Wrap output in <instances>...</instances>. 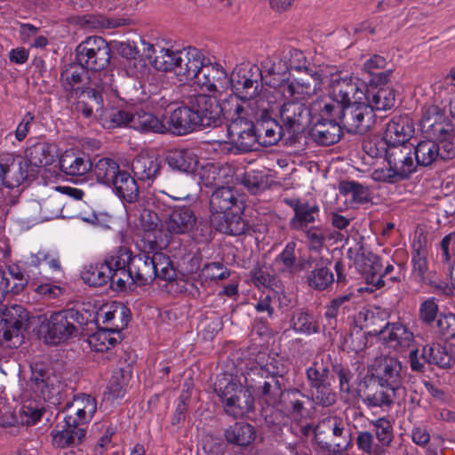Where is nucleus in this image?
I'll return each instance as SVG.
<instances>
[{
	"label": "nucleus",
	"mask_w": 455,
	"mask_h": 455,
	"mask_svg": "<svg viewBox=\"0 0 455 455\" xmlns=\"http://www.w3.org/2000/svg\"><path fill=\"white\" fill-rule=\"evenodd\" d=\"M88 100L94 102L96 116L103 128L113 129L123 125L130 127L132 112L116 108H105L102 95H99L94 91H88Z\"/></svg>",
	"instance_id": "aec40b11"
},
{
	"label": "nucleus",
	"mask_w": 455,
	"mask_h": 455,
	"mask_svg": "<svg viewBox=\"0 0 455 455\" xmlns=\"http://www.w3.org/2000/svg\"><path fill=\"white\" fill-rule=\"evenodd\" d=\"M262 70L257 65L251 63L243 64L236 67L231 74L229 84L232 92L250 101L266 100L269 102V112H273L276 108L277 91L275 88L263 89L262 87Z\"/></svg>",
	"instance_id": "f03ea898"
},
{
	"label": "nucleus",
	"mask_w": 455,
	"mask_h": 455,
	"mask_svg": "<svg viewBox=\"0 0 455 455\" xmlns=\"http://www.w3.org/2000/svg\"><path fill=\"white\" fill-rule=\"evenodd\" d=\"M60 169L66 175L80 180L92 172V162L88 156L66 153L60 159Z\"/></svg>",
	"instance_id": "58836bf2"
},
{
	"label": "nucleus",
	"mask_w": 455,
	"mask_h": 455,
	"mask_svg": "<svg viewBox=\"0 0 455 455\" xmlns=\"http://www.w3.org/2000/svg\"><path fill=\"white\" fill-rule=\"evenodd\" d=\"M116 336L119 332L114 329H100L88 337L87 342L92 350L105 352L117 344Z\"/></svg>",
	"instance_id": "864d4df0"
},
{
	"label": "nucleus",
	"mask_w": 455,
	"mask_h": 455,
	"mask_svg": "<svg viewBox=\"0 0 455 455\" xmlns=\"http://www.w3.org/2000/svg\"><path fill=\"white\" fill-rule=\"evenodd\" d=\"M395 103V92L391 86L369 87L366 104L372 112L387 111L391 109Z\"/></svg>",
	"instance_id": "79ce46f5"
},
{
	"label": "nucleus",
	"mask_w": 455,
	"mask_h": 455,
	"mask_svg": "<svg viewBox=\"0 0 455 455\" xmlns=\"http://www.w3.org/2000/svg\"><path fill=\"white\" fill-rule=\"evenodd\" d=\"M57 376L42 363L31 365V375L27 387L37 398L48 401L59 394Z\"/></svg>",
	"instance_id": "4468645a"
},
{
	"label": "nucleus",
	"mask_w": 455,
	"mask_h": 455,
	"mask_svg": "<svg viewBox=\"0 0 455 455\" xmlns=\"http://www.w3.org/2000/svg\"><path fill=\"white\" fill-rule=\"evenodd\" d=\"M439 300L435 297L427 298L419 306L418 319L427 327H434L443 312H440Z\"/></svg>",
	"instance_id": "6e6d98bb"
},
{
	"label": "nucleus",
	"mask_w": 455,
	"mask_h": 455,
	"mask_svg": "<svg viewBox=\"0 0 455 455\" xmlns=\"http://www.w3.org/2000/svg\"><path fill=\"white\" fill-rule=\"evenodd\" d=\"M121 170L115 159L101 157L92 163V172L99 184L108 188Z\"/></svg>",
	"instance_id": "de8ad7c7"
},
{
	"label": "nucleus",
	"mask_w": 455,
	"mask_h": 455,
	"mask_svg": "<svg viewBox=\"0 0 455 455\" xmlns=\"http://www.w3.org/2000/svg\"><path fill=\"white\" fill-rule=\"evenodd\" d=\"M283 202L294 212L290 224L295 230H303L308 224L314 223L319 215V205L313 197L285 198Z\"/></svg>",
	"instance_id": "6ab92c4d"
},
{
	"label": "nucleus",
	"mask_w": 455,
	"mask_h": 455,
	"mask_svg": "<svg viewBox=\"0 0 455 455\" xmlns=\"http://www.w3.org/2000/svg\"><path fill=\"white\" fill-rule=\"evenodd\" d=\"M130 128L141 132L165 133L166 124L152 113L137 111L132 114Z\"/></svg>",
	"instance_id": "a18cd8bd"
},
{
	"label": "nucleus",
	"mask_w": 455,
	"mask_h": 455,
	"mask_svg": "<svg viewBox=\"0 0 455 455\" xmlns=\"http://www.w3.org/2000/svg\"><path fill=\"white\" fill-rule=\"evenodd\" d=\"M89 70H87L83 65L69 64L60 73V84L62 88L68 92H76L77 93L80 91V85L92 83V78L89 76Z\"/></svg>",
	"instance_id": "c9c22d12"
},
{
	"label": "nucleus",
	"mask_w": 455,
	"mask_h": 455,
	"mask_svg": "<svg viewBox=\"0 0 455 455\" xmlns=\"http://www.w3.org/2000/svg\"><path fill=\"white\" fill-rule=\"evenodd\" d=\"M258 104L257 101L247 100L232 92L220 102L222 119L230 124L248 118L266 117L269 113V102L259 99Z\"/></svg>",
	"instance_id": "423d86ee"
},
{
	"label": "nucleus",
	"mask_w": 455,
	"mask_h": 455,
	"mask_svg": "<svg viewBox=\"0 0 455 455\" xmlns=\"http://www.w3.org/2000/svg\"><path fill=\"white\" fill-rule=\"evenodd\" d=\"M421 357L427 363L435 364L442 369H449L455 365V354L450 347L440 343L424 346Z\"/></svg>",
	"instance_id": "72a5a7b5"
},
{
	"label": "nucleus",
	"mask_w": 455,
	"mask_h": 455,
	"mask_svg": "<svg viewBox=\"0 0 455 455\" xmlns=\"http://www.w3.org/2000/svg\"><path fill=\"white\" fill-rule=\"evenodd\" d=\"M270 113L264 118H255V122H257V143L264 147L276 144L282 137L283 127L272 120Z\"/></svg>",
	"instance_id": "37998d69"
},
{
	"label": "nucleus",
	"mask_w": 455,
	"mask_h": 455,
	"mask_svg": "<svg viewBox=\"0 0 455 455\" xmlns=\"http://www.w3.org/2000/svg\"><path fill=\"white\" fill-rule=\"evenodd\" d=\"M85 435L86 429L84 427L73 426L66 422L61 426V428L56 426L52 431L53 445L62 449L81 444Z\"/></svg>",
	"instance_id": "473e14b6"
},
{
	"label": "nucleus",
	"mask_w": 455,
	"mask_h": 455,
	"mask_svg": "<svg viewBox=\"0 0 455 455\" xmlns=\"http://www.w3.org/2000/svg\"><path fill=\"white\" fill-rule=\"evenodd\" d=\"M214 391L228 416L243 418L254 410V397L248 387L230 376L217 380Z\"/></svg>",
	"instance_id": "20e7f679"
},
{
	"label": "nucleus",
	"mask_w": 455,
	"mask_h": 455,
	"mask_svg": "<svg viewBox=\"0 0 455 455\" xmlns=\"http://www.w3.org/2000/svg\"><path fill=\"white\" fill-rule=\"evenodd\" d=\"M152 253L142 252L132 256L130 272L132 278L129 283L142 286L151 283L156 279L153 267Z\"/></svg>",
	"instance_id": "c85d7f7f"
},
{
	"label": "nucleus",
	"mask_w": 455,
	"mask_h": 455,
	"mask_svg": "<svg viewBox=\"0 0 455 455\" xmlns=\"http://www.w3.org/2000/svg\"><path fill=\"white\" fill-rule=\"evenodd\" d=\"M180 51H172L168 48H160L159 51L154 50L156 53L153 60L154 67L162 71H173L177 68V61Z\"/></svg>",
	"instance_id": "0e129e2a"
},
{
	"label": "nucleus",
	"mask_w": 455,
	"mask_h": 455,
	"mask_svg": "<svg viewBox=\"0 0 455 455\" xmlns=\"http://www.w3.org/2000/svg\"><path fill=\"white\" fill-rule=\"evenodd\" d=\"M254 122L255 118H248V120L230 123L228 126L230 142L220 143V150L234 154L253 150L258 141Z\"/></svg>",
	"instance_id": "6e6552de"
},
{
	"label": "nucleus",
	"mask_w": 455,
	"mask_h": 455,
	"mask_svg": "<svg viewBox=\"0 0 455 455\" xmlns=\"http://www.w3.org/2000/svg\"><path fill=\"white\" fill-rule=\"evenodd\" d=\"M279 404L294 419L311 418L314 414L312 401L298 389H290L283 393Z\"/></svg>",
	"instance_id": "b1692460"
},
{
	"label": "nucleus",
	"mask_w": 455,
	"mask_h": 455,
	"mask_svg": "<svg viewBox=\"0 0 455 455\" xmlns=\"http://www.w3.org/2000/svg\"><path fill=\"white\" fill-rule=\"evenodd\" d=\"M164 162L175 172L193 173L198 164L196 155L190 149H175L168 152Z\"/></svg>",
	"instance_id": "f704fd0d"
},
{
	"label": "nucleus",
	"mask_w": 455,
	"mask_h": 455,
	"mask_svg": "<svg viewBox=\"0 0 455 455\" xmlns=\"http://www.w3.org/2000/svg\"><path fill=\"white\" fill-rule=\"evenodd\" d=\"M343 196H351L349 202L347 199L345 202L347 207L351 208L368 203L371 200L368 188L354 180H343Z\"/></svg>",
	"instance_id": "5fc2aeb1"
},
{
	"label": "nucleus",
	"mask_w": 455,
	"mask_h": 455,
	"mask_svg": "<svg viewBox=\"0 0 455 455\" xmlns=\"http://www.w3.org/2000/svg\"><path fill=\"white\" fill-rule=\"evenodd\" d=\"M400 392L394 387L380 385V383L372 382V386L368 389L364 402L370 407H390L394 400Z\"/></svg>",
	"instance_id": "49530a36"
},
{
	"label": "nucleus",
	"mask_w": 455,
	"mask_h": 455,
	"mask_svg": "<svg viewBox=\"0 0 455 455\" xmlns=\"http://www.w3.org/2000/svg\"><path fill=\"white\" fill-rule=\"evenodd\" d=\"M44 412V407L35 401L28 400L23 403L19 416L20 422L26 425H35L42 418Z\"/></svg>",
	"instance_id": "774afa93"
},
{
	"label": "nucleus",
	"mask_w": 455,
	"mask_h": 455,
	"mask_svg": "<svg viewBox=\"0 0 455 455\" xmlns=\"http://www.w3.org/2000/svg\"><path fill=\"white\" fill-rule=\"evenodd\" d=\"M386 161L388 167L374 170L373 180L395 184L409 179L417 171L413 144L391 145Z\"/></svg>",
	"instance_id": "39448f33"
},
{
	"label": "nucleus",
	"mask_w": 455,
	"mask_h": 455,
	"mask_svg": "<svg viewBox=\"0 0 455 455\" xmlns=\"http://www.w3.org/2000/svg\"><path fill=\"white\" fill-rule=\"evenodd\" d=\"M256 429L250 423L237 421L224 430V438L229 444L246 447L256 439Z\"/></svg>",
	"instance_id": "e433bc0d"
},
{
	"label": "nucleus",
	"mask_w": 455,
	"mask_h": 455,
	"mask_svg": "<svg viewBox=\"0 0 455 455\" xmlns=\"http://www.w3.org/2000/svg\"><path fill=\"white\" fill-rule=\"evenodd\" d=\"M328 79V91L331 102L325 103L323 107V114L331 116L333 113L340 119L341 114V72L336 69L334 73L330 74V77L325 75Z\"/></svg>",
	"instance_id": "09e8293b"
},
{
	"label": "nucleus",
	"mask_w": 455,
	"mask_h": 455,
	"mask_svg": "<svg viewBox=\"0 0 455 455\" xmlns=\"http://www.w3.org/2000/svg\"><path fill=\"white\" fill-rule=\"evenodd\" d=\"M194 84L202 91L215 93L224 90L229 84V80L220 64L205 61Z\"/></svg>",
	"instance_id": "5701e85b"
},
{
	"label": "nucleus",
	"mask_w": 455,
	"mask_h": 455,
	"mask_svg": "<svg viewBox=\"0 0 455 455\" xmlns=\"http://www.w3.org/2000/svg\"><path fill=\"white\" fill-rule=\"evenodd\" d=\"M76 55L80 65L96 73L105 69L109 64L111 52L102 37L89 36L76 46Z\"/></svg>",
	"instance_id": "0eeeda50"
},
{
	"label": "nucleus",
	"mask_w": 455,
	"mask_h": 455,
	"mask_svg": "<svg viewBox=\"0 0 455 455\" xmlns=\"http://www.w3.org/2000/svg\"><path fill=\"white\" fill-rule=\"evenodd\" d=\"M355 242L354 247H349L347 252L348 260V267H355L369 283L370 275L371 273H378L380 268L384 267L382 259L376 254L370 251H365L362 243V237L356 234L353 236Z\"/></svg>",
	"instance_id": "f8f14e48"
},
{
	"label": "nucleus",
	"mask_w": 455,
	"mask_h": 455,
	"mask_svg": "<svg viewBox=\"0 0 455 455\" xmlns=\"http://www.w3.org/2000/svg\"><path fill=\"white\" fill-rule=\"evenodd\" d=\"M190 103L199 129L217 127L221 125L223 119L220 101L212 96L204 93L190 95Z\"/></svg>",
	"instance_id": "ddd939ff"
},
{
	"label": "nucleus",
	"mask_w": 455,
	"mask_h": 455,
	"mask_svg": "<svg viewBox=\"0 0 455 455\" xmlns=\"http://www.w3.org/2000/svg\"><path fill=\"white\" fill-rule=\"evenodd\" d=\"M196 118L197 116L195 115L194 109H192L189 96L187 106L179 107L164 116L166 132L180 136L188 134L199 128Z\"/></svg>",
	"instance_id": "412c9836"
},
{
	"label": "nucleus",
	"mask_w": 455,
	"mask_h": 455,
	"mask_svg": "<svg viewBox=\"0 0 455 455\" xmlns=\"http://www.w3.org/2000/svg\"><path fill=\"white\" fill-rule=\"evenodd\" d=\"M205 61L206 59L200 50L195 47L184 48L179 52L174 73L181 83L195 82Z\"/></svg>",
	"instance_id": "a211bd4d"
},
{
	"label": "nucleus",
	"mask_w": 455,
	"mask_h": 455,
	"mask_svg": "<svg viewBox=\"0 0 455 455\" xmlns=\"http://www.w3.org/2000/svg\"><path fill=\"white\" fill-rule=\"evenodd\" d=\"M307 61L301 51L293 49L289 52V58L287 62L281 67L280 63L278 66L275 63H271L270 60H266L263 64V68L269 74H282L285 73L286 70L294 69L297 71H304L308 74L315 81L321 83V75L315 70L314 71L307 64Z\"/></svg>",
	"instance_id": "bb28decb"
},
{
	"label": "nucleus",
	"mask_w": 455,
	"mask_h": 455,
	"mask_svg": "<svg viewBox=\"0 0 455 455\" xmlns=\"http://www.w3.org/2000/svg\"><path fill=\"white\" fill-rule=\"evenodd\" d=\"M374 124V114L366 103L343 106V131L364 134Z\"/></svg>",
	"instance_id": "2eb2a0df"
},
{
	"label": "nucleus",
	"mask_w": 455,
	"mask_h": 455,
	"mask_svg": "<svg viewBox=\"0 0 455 455\" xmlns=\"http://www.w3.org/2000/svg\"><path fill=\"white\" fill-rule=\"evenodd\" d=\"M99 77H95L98 81L91 83L90 86H87L81 90V95L88 100V91L97 92L99 95H102V100L104 97L116 96L117 90L114 84V76L108 72L99 73Z\"/></svg>",
	"instance_id": "603ef678"
},
{
	"label": "nucleus",
	"mask_w": 455,
	"mask_h": 455,
	"mask_svg": "<svg viewBox=\"0 0 455 455\" xmlns=\"http://www.w3.org/2000/svg\"><path fill=\"white\" fill-rule=\"evenodd\" d=\"M275 90L277 91L275 93L276 100L282 94L287 100L291 99V100L299 102L309 98L315 92V88H312L310 83L299 80H284ZM278 108V102L276 101L275 109Z\"/></svg>",
	"instance_id": "ea45409f"
},
{
	"label": "nucleus",
	"mask_w": 455,
	"mask_h": 455,
	"mask_svg": "<svg viewBox=\"0 0 455 455\" xmlns=\"http://www.w3.org/2000/svg\"><path fill=\"white\" fill-rule=\"evenodd\" d=\"M93 320V313L84 306L53 312L46 320L45 339L50 344L58 345L75 336L77 326L87 325Z\"/></svg>",
	"instance_id": "7ed1b4c3"
},
{
	"label": "nucleus",
	"mask_w": 455,
	"mask_h": 455,
	"mask_svg": "<svg viewBox=\"0 0 455 455\" xmlns=\"http://www.w3.org/2000/svg\"><path fill=\"white\" fill-rule=\"evenodd\" d=\"M153 267L155 268L156 278L164 281H172L176 277V270L172 266L171 259L163 252L152 253Z\"/></svg>",
	"instance_id": "680f3d73"
},
{
	"label": "nucleus",
	"mask_w": 455,
	"mask_h": 455,
	"mask_svg": "<svg viewBox=\"0 0 455 455\" xmlns=\"http://www.w3.org/2000/svg\"><path fill=\"white\" fill-rule=\"evenodd\" d=\"M28 316L27 310L20 305H12L0 314V344L17 347L20 342V335Z\"/></svg>",
	"instance_id": "1a4fd4ad"
},
{
	"label": "nucleus",
	"mask_w": 455,
	"mask_h": 455,
	"mask_svg": "<svg viewBox=\"0 0 455 455\" xmlns=\"http://www.w3.org/2000/svg\"><path fill=\"white\" fill-rule=\"evenodd\" d=\"M420 140L413 145L416 165L428 167L432 164L454 157L455 148L451 143H443V139Z\"/></svg>",
	"instance_id": "9b49d317"
},
{
	"label": "nucleus",
	"mask_w": 455,
	"mask_h": 455,
	"mask_svg": "<svg viewBox=\"0 0 455 455\" xmlns=\"http://www.w3.org/2000/svg\"><path fill=\"white\" fill-rule=\"evenodd\" d=\"M296 243L289 242L274 261V267L278 272L293 273L297 270L295 257Z\"/></svg>",
	"instance_id": "bf43d9fd"
},
{
	"label": "nucleus",
	"mask_w": 455,
	"mask_h": 455,
	"mask_svg": "<svg viewBox=\"0 0 455 455\" xmlns=\"http://www.w3.org/2000/svg\"><path fill=\"white\" fill-rule=\"evenodd\" d=\"M390 147L391 145L387 140H385V136L371 138L362 144V148L368 156L371 158L384 157L385 160L387 157Z\"/></svg>",
	"instance_id": "69168bd1"
},
{
	"label": "nucleus",
	"mask_w": 455,
	"mask_h": 455,
	"mask_svg": "<svg viewBox=\"0 0 455 455\" xmlns=\"http://www.w3.org/2000/svg\"><path fill=\"white\" fill-rule=\"evenodd\" d=\"M196 224V216L186 206L172 209L164 220L165 230L171 235L188 234Z\"/></svg>",
	"instance_id": "cd10ccee"
},
{
	"label": "nucleus",
	"mask_w": 455,
	"mask_h": 455,
	"mask_svg": "<svg viewBox=\"0 0 455 455\" xmlns=\"http://www.w3.org/2000/svg\"><path fill=\"white\" fill-rule=\"evenodd\" d=\"M44 251H38L36 254H30L22 259V270L26 273L28 280L33 283L42 281H53V276H49L43 269Z\"/></svg>",
	"instance_id": "3c124183"
},
{
	"label": "nucleus",
	"mask_w": 455,
	"mask_h": 455,
	"mask_svg": "<svg viewBox=\"0 0 455 455\" xmlns=\"http://www.w3.org/2000/svg\"><path fill=\"white\" fill-rule=\"evenodd\" d=\"M368 88L356 76L343 77V106L366 103Z\"/></svg>",
	"instance_id": "c03bdc74"
},
{
	"label": "nucleus",
	"mask_w": 455,
	"mask_h": 455,
	"mask_svg": "<svg viewBox=\"0 0 455 455\" xmlns=\"http://www.w3.org/2000/svg\"><path fill=\"white\" fill-rule=\"evenodd\" d=\"M291 326L297 333L309 335L318 332V325L314 316L304 309H298L293 312Z\"/></svg>",
	"instance_id": "13d9d810"
},
{
	"label": "nucleus",
	"mask_w": 455,
	"mask_h": 455,
	"mask_svg": "<svg viewBox=\"0 0 455 455\" xmlns=\"http://www.w3.org/2000/svg\"><path fill=\"white\" fill-rule=\"evenodd\" d=\"M82 279L91 286H102L109 282L111 287L116 289V283H113V275H110L109 267L104 261L85 267L82 272Z\"/></svg>",
	"instance_id": "8fccbe9b"
},
{
	"label": "nucleus",
	"mask_w": 455,
	"mask_h": 455,
	"mask_svg": "<svg viewBox=\"0 0 455 455\" xmlns=\"http://www.w3.org/2000/svg\"><path fill=\"white\" fill-rule=\"evenodd\" d=\"M379 334L383 344L396 350L407 348L414 341L413 333L401 323H387Z\"/></svg>",
	"instance_id": "a878e982"
},
{
	"label": "nucleus",
	"mask_w": 455,
	"mask_h": 455,
	"mask_svg": "<svg viewBox=\"0 0 455 455\" xmlns=\"http://www.w3.org/2000/svg\"><path fill=\"white\" fill-rule=\"evenodd\" d=\"M62 198L57 195H51L42 202L32 201L26 206L28 220L43 221L58 218L63 209Z\"/></svg>",
	"instance_id": "393cba45"
},
{
	"label": "nucleus",
	"mask_w": 455,
	"mask_h": 455,
	"mask_svg": "<svg viewBox=\"0 0 455 455\" xmlns=\"http://www.w3.org/2000/svg\"><path fill=\"white\" fill-rule=\"evenodd\" d=\"M132 256V251L130 249L122 246L104 258L103 261L109 267L110 275H113L116 290L124 289L131 281L130 267Z\"/></svg>",
	"instance_id": "f3484780"
},
{
	"label": "nucleus",
	"mask_w": 455,
	"mask_h": 455,
	"mask_svg": "<svg viewBox=\"0 0 455 455\" xmlns=\"http://www.w3.org/2000/svg\"><path fill=\"white\" fill-rule=\"evenodd\" d=\"M210 221L216 230L230 235L244 234L249 225L242 217L243 209L230 187H220L210 199Z\"/></svg>",
	"instance_id": "f257e3e1"
},
{
	"label": "nucleus",
	"mask_w": 455,
	"mask_h": 455,
	"mask_svg": "<svg viewBox=\"0 0 455 455\" xmlns=\"http://www.w3.org/2000/svg\"><path fill=\"white\" fill-rule=\"evenodd\" d=\"M427 248L420 239L414 240L411 244V276L415 282L423 283L428 271Z\"/></svg>",
	"instance_id": "a19ab883"
},
{
	"label": "nucleus",
	"mask_w": 455,
	"mask_h": 455,
	"mask_svg": "<svg viewBox=\"0 0 455 455\" xmlns=\"http://www.w3.org/2000/svg\"><path fill=\"white\" fill-rule=\"evenodd\" d=\"M114 194L127 203H135L140 196V189L134 176L126 170H121L108 186Z\"/></svg>",
	"instance_id": "2f4dec72"
},
{
	"label": "nucleus",
	"mask_w": 455,
	"mask_h": 455,
	"mask_svg": "<svg viewBox=\"0 0 455 455\" xmlns=\"http://www.w3.org/2000/svg\"><path fill=\"white\" fill-rule=\"evenodd\" d=\"M36 172L26 158L20 156H8L0 160V187L18 188Z\"/></svg>",
	"instance_id": "9d476101"
},
{
	"label": "nucleus",
	"mask_w": 455,
	"mask_h": 455,
	"mask_svg": "<svg viewBox=\"0 0 455 455\" xmlns=\"http://www.w3.org/2000/svg\"><path fill=\"white\" fill-rule=\"evenodd\" d=\"M284 372L285 366L283 363L278 358L269 357L264 365L257 363L252 366L248 375L250 377L258 376L261 379H277L278 376H283Z\"/></svg>",
	"instance_id": "4d7b16f0"
},
{
	"label": "nucleus",
	"mask_w": 455,
	"mask_h": 455,
	"mask_svg": "<svg viewBox=\"0 0 455 455\" xmlns=\"http://www.w3.org/2000/svg\"><path fill=\"white\" fill-rule=\"evenodd\" d=\"M280 118L289 132H299L310 123V110L303 103L288 100L280 106Z\"/></svg>",
	"instance_id": "4be33fe9"
},
{
	"label": "nucleus",
	"mask_w": 455,
	"mask_h": 455,
	"mask_svg": "<svg viewBox=\"0 0 455 455\" xmlns=\"http://www.w3.org/2000/svg\"><path fill=\"white\" fill-rule=\"evenodd\" d=\"M161 167V161L156 156L148 154L138 155L132 163L134 177L149 184L160 175Z\"/></svg>",
	"instance_id": "7c9ffc66"
},
{
	"label": "nucleus",
	"mask_w": 455,
	"mask_h": 455,
	"mask_svg": "<svg viewBox=\"0 0 455 455\" xmlns=\"http://www.w3.org/2000/svg\"><path fill=\"white\" fill-rule=\"evenodd\" d=\"M323 116L326 117L329 116L323 113ZM332 116H336V118L330 119V124L326 128L317 130L316 132L315 139L318 143L322 145L329 146L339 142L341 139V124H339L341 118L339 119V116L334 113ZM330 116H331V115Z\"/></svg>",
	"instance_id": "052dcab7"
},
{
	"label": "nucleus",
	"mask_w": 455,
	"mask_h": 455,
	"mask_svg": "<svg viewBox=\"0 0 455 455\" xmlns=\"http://www.w3.org/2000/svg\"><path fill=\"white\" fill-rule=\"evenodd\" d=\"M413 133L414 125L411 119L408 116H398L387 123L384 136L390 145L411 144L409 140Z\"/></svg>",
	"instance_id": "c756f323"
},
{
	"label": "nucleus",
	"mask_w": 455,
	"mask_h": 455,
	"mask_svg": "<svg viewBox=\"0 0 455 455\" xmlns=\"http://www.w3.org/2000/svg\"><path fill=\"white\" fill-rule=\"evenodd\" d=\"M92 430L94 432L102 433V435L100 437L94 448V454L105 455L106 448L110 443L112 436L116 433V427L110 421L103 420L101 422L95 423Z\"/></svg>",
	"instance_id": "338daca9"
},
{
	"label": "nucleus",
	"mask_w": 455,
	"mask_h": 455,
	"mask_svg": "<svg viewBox=\"0 0 455 455\" xmlns=\"http://www.w3.org/2000/svg\"><path fill=\"white\" fill-rule=\"evenodd\" d=\"M435 334L444 340L455 339V314L443 312L434 325Z\"/></svg>",
	"instance_id": "e2e57ef3"
},
{
	"label": "nucleus",
	"mask_w": 455,
	"mask_h": 455,
	"mask_svg": "<svg viewBox=\"0 0 455 455\" xmlns=\"http://www.w3.org/2000/svg\"><path fill=\"white\" fill-rule=\"evenodd\" d=\"M403 366L395 357L385 356L376 361L371 372V380L399 392L403 391Z\"/></svg>",
	"instance_id": "dca6fc26"
},
{
	"label": "nucleus",
	"mask_w": 455,
	"mask_h": 455,
	"mask_svg": "<svg viewBox=\"0 0 455 455\" xmlns=\"http://www.w3.org/2000/svg\"><path fill=\"white\" fill-rule=\"evenodd\" d=\"M26 158L35 170L37 167L51 165L55 159L56 147L41 140L30 145L26 150Z\"/></svg>",
	"instance_id": "4c0bfd02"
}]
</instances>
